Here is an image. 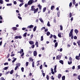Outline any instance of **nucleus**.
<instances>
[{"mask_svg":"<svg viewBox=\"0 0 80 80\" xmlns=\"http://www.w3.org/2000/svg\"><path fill=\"white\" fill-rule=\"evenodd\" d=\"M38 10V8H37L36 9L35 8L34 6H31V11H34V13H37V11Z\"/></svg>","mask_w":80,"mask_h":80,"instance_id":"f257e3e1","label":"nucleus"},{"mask_svg":"<svg viewBox=\"0 0 80 80\" xmlns=\"http://www.w3.org/2000/svg\"><path fill=\"white\" fill-rule=\"evenodd\" d=\"M33 0H30L28 3V5H32V4L33 3Z\"/></svg>","mask_w":80,"mask_h":80,"instance_id":"f03ea898","label":"nucleus"},{"mask_svg":"<svg viewBox=\"0 0 80 80\" xmlns=\"http://www.w3.org/2000/svg\"><path fill=\"white\" fill-rule=\"evenodd\" d=\"M61 57H62V56L60 55H58L56 57V59L57 60H60Z\"/></svg>","mask_w":80,"mask_h":80,"instance_id":"7ed1b4c3","label":"nucleus"},{"mask_svg":"<svg viewBox=\"0 0 80 80\" xmlns=\"http://www.w3.org/2000/svg\"><path fill=\"white\" fill-rule=\"evenodd\" d=\"M33 25H30L28 26L27 27V28H29V29H31V28H33Z\"/></svg>","mask_w":80,"mask_h":80,"instance_id":"20e7f679","label":"nucleus"},{"mask_svg":"<svg viewBox=\"0 0 80 80\" xmlns=\"http://www.w3.org/2000/svg\"><path fill=\"white\" fill-rule=\"evenodd\" d=\"M37 55V51H34L33 52V55L34 57H36V56Z\"/></svg>","mask_w":80,"mask_h":80,"instance_id":"39448f33","label":"nucleus"},{"mask_svg":"<svg viewBox=\"0 0 80 80\" xmlns=\"http://www.w3.org/2000/svg\"><path fill=\"white\" fill-rule=\"evenodd\" d=\"M31 61L32 62V67L33 68H34V64H35V62L33 61V59H31Z\"/></svg>","mask_w":80,"mask_h":80,"instance_id":"423d86ee","label":"nucleus"},{"mask_svg":"<svg viewBox=\"0 0 80 80\" xmlns=\"http://www.w3.org/2000/svg\"><path fill=\"white\" fill-rule=\"evenodd\" d=\"M12 29L13 31H15L16 30H17V28L16 27H13L12 28Z\"/></svg>","mask_w":80,"mask_h":80,"instance_id":"0eeeda50","label":"nucleus"},{"mask_svg":"<svg viewBox=\"0 0 80 80\" xmlns=\"http://www.w3.org/2000/svg\"><path fill=\"white\" fill-rule=\"evenodd\" d=\"M62 77V75L60 74H59L58 76V77L59 79H60Z\"/></svg>","mask_w":80,"mask_h":80,"instance_id":"6e6552de","label":"nucleus"},{"mask_svg":"<svg viewBox=\"0 0 80 80\" xmlns=\"http://www.w3.org/2000/svg\"><path fill=\"white\" fill-rule=\"evenodd\" d=\"M75 58H76V60H80V57L78 56H76Z\"/></svg>","mask_w":80,"mask_h":80,"instance_id":"1a4fd4ad","label":"nucleus"},{"mask_svg":"<svg viewBox=\"0 0 80 80\" xmlns=\"http://www.w3.org/2000/svg\"><path fill=\"white\" fill-rule=\"evenodd\" d=\"M59 63H61V64H62V65H63V60H60L59 61Z\"/></svg>","mask_w":80,"mask_h":80,"instance_id":"9d476101","label":"nucleus"},{"mask_svg":"<svg viewBox=\"0 0 80 80\" xmlns=\"http://www.w3.org/2000/svg\"><path fill=\"white\" fill-rule=\"evenodd\" d=\"M77 43H78V46L79 47H80V40H78V41H77Z\"/></svg>","mask_w":80,"mask_h":80,"instance_id":"9b49d317","label":"nucleus"},{"mask_svg":"<svg viewBox=\"0 0 80 80\" xmlns=\"http://www.w3.org/2000/svg\"><path fill=\"white\" fill-rule=\"evenodd\" d=\"M38 7H39V10H42V6L40 5V4H38Z\"/></svg>","mask_w":80,"mask_h":80,"instance_id":"f8f14e48","label":"nucleus"},{"mask_svg":"<svg viewBox=\"0 0 80 80\" xmlns=\"http://www.w3.org/2000/svg\"><path fill=\"white\" fill-rule=\"evenodd\" d=\"M29 43L30 45H33L34 44V42H33V41H30L29 42Z\"/></svg>","mask_w":80,"mask_h":80,"instance_id":"ddd939ff","label":"nucleus"},{"mask_svg":"<svg viewBox=\"0 0 80 80\" xmlns=\"http://www.w3.org/2000/svg\"><path fill=\"white\" fill-rule=\"evenodd\" d=\"M35 45H36L37 47H38V42H37L35 44Z\"/></svg>","mask_w":80,"mask_h":80,"instance_id":"4468645a","label":"nucleus"},{"mask_svg":"<svg viewBox=\"0 0 80 80\" xmlns=\"http://www.w3.org/2000/svg\"><path fill=\"white\" fill-rule=\"evenodd\" d=\"M74 32L75 33L77 34V33H78V31L77 29H76L74 30Z\"/></svg>","mask_w":80,"mask_h":80,"instance_id":"2eb2a0df","label":"nucleus"},{"mask_svg":"<svg viewBox=\"0 0 80 80\" xmlns=\"http://www.w3.org/2000/svg\"><path fill=\"white\" fill-rule=\"evenodd\" d=\"M21 65V64H20V63H18L17 64H16V65H17V66L19 67H20V65Z\"/></svg>","mask_w":80,"mask_h":80,"instance_id":"dca6fc26","label":"nucleus"},{"mask_svg":"<svg viewBox=\"0 0 80 80\" xmlns=\"http://www.w3.org/2000/svg\"><path fill=\"white\" fill-rule=\"evenodd\" d=\"M36 29H37V27L36 26H35L33 29V32H35Z\"/></svg>","mask_w":80,"mask_h":80,"instance_id":"f3484780","label":"nucleus"},{"mask_svg":"<svg viewBox=\"0 0 80 80\" xmlns=\"http://www.w3.org/2000/svg\"><path fill=\"white\" fill-rule=\"evenodd\" d=\"M47 9V8H46V7H44L43 8V12H45V11H46V9Z\"/></svg>","mask_w":80,"mask_h":80,"instance_id":"a211bd4d","label":"nucleus"},{"mask_svg":"<svg viewBox=\"0 0 80 80\" xmlns=\"http://www.w3.org/2000/svg\"><path fill=\"white\" fill-rule=\"evenodd\" d=\"M47 26L48 27H50L51 25H50V22L48 21V23H47Z\"/></svg>","mask_w":80,"mask_h":80,"instance_id":"6ab92c4d","label":"nucleus"},{"mask_svg":"<svg viewBox=\"0 0 80 80\" xmlns=\"http://www.w3.org/2000/svg\"><path fill=\"white\" fill-rule=\"evenodd\" d=\"M50 32H49L48 31L47 32V36H49L50 35Z\"/></svg>","mask_w":80,"mask_h":80,"instance_id":"aec40b11","label":"nucleus"},{"mask_svg":"<svg viewBox=\"0 0 80 80\" xmlns=\"http://www.w3.org/2000/svg\"><path fill=\"white\" fill-rule=\"evenodd\" d=\"M60 29L61 30H63V27L62 26V25H61L60 26Z\"/></svg>","mask_w":80,"mask_h":80,"instance_id":"412c9836","label":"nucleus"},{"mask_svg":"<svg viewBox=\"0 0 80 80\" xmlns=\"http://www.w3.org/2000/svg\"><path fill=\"white\" fill-rule=\"evenodd\" d=\"M71 63H72V61H68V65H70L71 64Z\"/></svg>","mask_w":80,"mask_h":80,"instance_id":"4be33fe9","label":"nucleus"},{"mask_svg":"<svg viewBox=\"0 0 80 80\" xmlns=\"http://www.w3.org/2000/svg\"><path fill=\"white\" fill-rule=\"evenodd\" d=\"M16 78L18 77V78H20V75H18V73H16Z\"/></svg>","mask_w":80,"mask_h":80,"instance_id":"5701e85b","label":"nucleus"},{"mask_svg":"<svg viewBox=\"0 0 80 80\" xmlns=\"http://www.w3.org/2000/svg\"><path fill=\"white\" fill-rule=\"evenodd\" d=\"M65 76H63L62 77V80H65Z\"/></svg>","mask_w":80,"mask_h":80,"instance_id":"b1692460","label":"nucleus"},{"mask_svg":"<svg viewBox=\"0 0 80 80\" xmlns=\"http://www.w3.org/2000/svg\"><path fill=\"white\" fill-rule=\"evenodd\" d=\"M21 51H20V54H22V53H23V50L22 49H21Z\"/></svg>","mask_w":80,"mask_h":80,"instance_id":"393cba45","label":"nucleus"},{"mask_svg":"<svg viewBox=\"0 0 80 80\" xmlns=\"http://www.w3.org/2000/svg\"><path fill=\"white\" fill-rule=\"evenodd\" d=\"M58 45V43H57V42H56L55 43V47H57Z\"/></svg>","mask_w":80,"mask_h":80,"instance_id":"a878e982","label":"nucleus"},{"mask_svg":"<svg viewBox=\"0 0 80 80\" xmlns=\"http://www.w3.org/2000/svg\"><path fill=\"white\" fill-rule=\"evenodd\" d=\"M57 15H58V17H60V12H58L57 13Z\"/></svg>","mask_w":80,"mask_h":80,"instance_id":"bb28decb","label":"nucleus"},{"mask_svg":"<svg viewBox=\"0 0 80 80\" xmlns=\"http://www.w3.org/2000/svg\"><path fill=\"white\" fill-rule=\"evenodd\" d=\"M41 41H43V36H42L41 38Z\"/></svg>","mask_w":80,"mask_h":80,"instance_id":"cd10ccee","label":"nucleus"},{"mask_svg":"<svg viewBox=\"0 0 80 80\" xmlns=\"http://www.w3.org/2000/svg\"><path fill=\"white\" fill-rule=\"evenodd\" d=\"M69 37H71L73 35V33H69Z\"/></svg>","mask_w":80,"mask_h":80,"instance_id":"c85d7f7f","label":"nucleus"},{"mask_svg":"<svg viewBox=\"0 0 80 80\" xmlns=\"http://www.w3.org/2000/svg\"><path fill=\"white\" fill-rule=\"evenodd\" d=\"M21 70L22 72H24V68H23V67H22L21 68Z\"/></svg>","mask_w":80,"mask_h":80,"instance_id":"c756f323","label":"nucleus"},{"mask_svg":"<svg viewBox=\"0 0 80 80\" xmlns=\"http://www.w3.org/2000/svg\"><path fill=\"white\" fill-rule=\"evenodd\" d=\"M54 8L55 6H52L51 8V10H53V8Z\"/></svg>","mask_w":80,"mask_h":80,"instance_id":"7c9ffc66","label":"nucleus"},{"mask_svg":"<svg viewBox=\"0 0 80 80\" xmlns=\"http://www.w3.org/2000/svg\"><path fill=\"white\" fill-rule=\"evenodd\" d=\"M12 3H9L7 4V6H12Z\"/></svg>","mask_w":80,"mask_h":80,"instance_id":"2f4dec72","label":"nucleus"},{"mask_svg":"<svg viewBox=\"0 0 80 80\" xmlns=\"http://www.w3.org/2000/svg\"><path fill=\"white\" fill-rule=\"evenodd\" d=\"M72 6V2H71L69 5V7H71Z\"/></svg>","mask_w":80,"mask_h":80,"instance_id":"473e14b6","label":"nucleus"},{"mask_svg":"<svg viewBox=\"0 0 80 80\" xmlns=\"http://www.w3.org/2000/svg\"><path fill=\"white\" fill-rule=\"evenodd\" d=\"M73 29H71L70 31V33H73Z\"/></svg>","mask_w":80,"mask_h":80,"instance_id":"72a5a7b5","label":"nucleus"},{"mask_svg":"<svg viewBox=\"0 0 80 80\" xmlns=\"http://www.w3.org/2000/svg\"><path fill=\"white\" fill-rule=\"evenodd\" d=\"M27 32H25L23 34V36L25 37H26L27 36Z\"/></svg>","mask_w":80,"mask_h":80,"instance_id":"f704fd0d","label":"nucleus"},{"mask_svg":"<svg viewBox=\"0 0 80 80\" xmlns=\"http://www.w3.org/2000/svg\"><path fill=\"white\" fill-rule=\"evenodd\" d=\"M13 70H12L10 72V74H13Z\"/></svg>","mask_w":80,"mask_h":80,"instance_id":"c9c22d12","label":"nucleus"},{"mask_svg":"<svg viewBox=\"0 0 80 80\" xmlns=\"http://www.w3.org/2000/svg\"><path fill=\"white\" fill-rule=\"evenodd\" d=\"M72 13L71 12H70V13H69L70 18H71V17H72Z\"/></svg>","mask_w":80,"mask_h":80,"instance_id":"e433bc0d","label":"nucleus"},{"mask_svg":"<svg viewBox=\"0 0 80 80\" xmlns=\"http://www.w3.org/2000/svg\"><path fill=\"white\" fill-rule=\"evenodd\" d=\"M39 20L41 22H43V20L42 19V18H39Z\"/></svg>","mask_w":80,"mask_h":80,"instance_id":"4c0bfd02","label":"nucleus"},{"mask_svg":"<svg viewBox=\"0 0 80 80\" xmlns=\"http://www.w3.org/2000/svg\"><path fill=\"white\" fill-rule=\"evenodd\" d=\"M46 78L47 80H49V76L48 75H47Z\"/></svg>","mask_w":80,"mask_h":80,"instance_id":"58836bf2","label":"nucleus"},{"mask_svg":"<svg viewBox=\"0 0 80 80\" xmlns=\"http://www.w3.org/2000/svg\"><path fill=\"white\" fill-rule=\"evenodd\" d=\"M72 3H73V5L75 4V0L72 1Z\"/></svg>","mask_w":80,"mask_h":80,"instance_id":"ea45409f","label":"nucleus"},{"mask_svg":"<svg viewBox=\"0 0 80 80\" xmlns=\"http://www.w3.org/2000/svg\"><path fill=\"white\" fill-rule=\"evenodd\" d=\"M7 69H8V67H5L3 69V70H7Z\"/></svg>","mask_w":80,"mask_h":80,"instance_id":"a19ab883","label":"nucleus"},{"mask_svg":"<svg viewBox=\"0 0 80 80\" xmlns=\"http://www.w3.org/2000/svg\"><path fill=\"white\" fill-rule=\"evenodd\" d=\"M69 61H70L71 62H72V58H71V57H70L69 58Z\"/></svg>","mask_w":80,"mask_h":80,"instance_id":"79ce46f5","label":"nucleus"},{"mask_svg":"<svg viewBox=\"0 0 80 80\" xmlns=\"http://www.w3.org/2000/svg\"><path fill=\"white\" fill-rule=\"evenodd\" d=\"M45 27H43L41 29V30H45Z\"/></svg>","mask_w":80,"mask_h":80,"instance_id":"37998d69","label":"nucleus"},{"mask_svg":"<svg viewBox=\"0 0 80 80\" xmlns=\"http://www.w3.org/2000/svg\"><path fill=\"white\" fill-rule=\"evenodd\" d=\"M10 73V71H8L5 74V75H8V73Z\"/></svg>","mask_w":80,"mask_h":80,"instance_id":"c03bdc74","label":"nucleus"},{"mask_svg":"<svg viewBox=\"0 0 80 80\" xmlns=\"http://www.w3.org/2000/svg\"><path fill=\"white\" fill-rule=\"evenodd\" d=\"M53 37L54 39H57V36H55V35H53Z\"/></svg>","mask_w":80,"mask_h":80,"instance_id":"a18cd8bd","label":"nucleus"},{"mask_svg":"<svg viewBox=\"0 0 80 80\" xmlns=\"http://www.w3.org/2000/svg\"><path fill=\"white\" fill-rule=\"evenodd\" d=\"M73 76H74V77H76L77 76H78V75H77V74L76 73H74L73 74Z\"/></svg>","mask_w":80,"mask_h":80,"instance_id":"49530a36","label":"nucleus"},{"mask_svg":"<svg viewBox=\"0 0 80 80\" xmlns=\"http://www.w3.org/2000/svg\"><path fill=\"white\" fill-rule=\"evenodd\" d=\"M23 5V2H22L21 4H19V7H22V5Z\"/></svg>","mask_w":80,"mask_h":80,"instance_id":"de8ad7c7","label":"nucleus"},{"mask_svg":"<svg viewBox=\"0 0 80 80\" xmlns=\"http://www.w3.org/2000/svg\"><path fill=\"white\" fill-rule=\"evenodd\" d=\"M52 37H53V35L52 34H50V35L49 37L50 38H52Z\"/></svg>","mask_w":80,"mask_h":80,"instance_id":"09e8293b","label":"nucleus"},{"mask_svg":"<svg viewBox=\"0 0 80 80\" xmlns=\"http://www.w3.org/2000/svg\"><path fill=\"white\" fill-rule=\"evenodd\" d=\"M3 0H0V3H1V4H3Z\"/></svg>","mask_w":80,"mask_h":80,"instance_id":"8fccbe9b","label":"nucleus"},{"mask_svg":"<svg viewBox=\"0 0 80 80\" xmlns=\"http://www.w3.org/2000/svg\"><path fill=\"white\" fill-rule=\"evenodd\" d=\"M28 65V62H27L26 63V67H27Z\"/></svg>","mask_w":80,"mask_h":80,"instance_id":"3c124183","label":"nucleus"},{"mask_svg":"<svg viewBox=\"0 0 80 80\" xmlns=\"http://www.w3.org/2000/svg\"><path fill=\"white\" fill-rule=\"evenodd\" d=\"M78 80H80V75H78Z\"/></svg>","mask_w":80,"mask_h":80,"instance_id":"603ef678","label":"nucleus"},{"mask_svg":"<svg viewBox=\"0 0 80 80\" xmlns=\"http://www.w3.org/2000/svg\"><path fill=\"white\" fill-rule=\"evenodd\" d=\"M0 80H5V79L3 77H2L0 78Z\"/></svg>","mask_w":80,"mask_h":80,"instance_id":"864d4df0","label":"nucleus"},{"mask_svg":"<svg viewBox=\"0 0 80 80\" xmlns=\"http://www.w3.org/2000/svg\"><path fill=\"white\" fill-rule=\"evenodd\" d=\"M14 38L15 39H17L18 38V36H15Z\"/></svg>","mask_w":80,"mask_h":80,"instance_id":"5fc2aeb1","label":"nucleus"},{"mask_svg":"<svg viewBox=\"0 0 80 80\" xmlns=\"http://www.w3.org/2000/svg\"><path fill=\"white\" fill-rule=\"evenodd\" d=\"M28 53H29V54H32V51H29L28 52Z\"/></svg>","mask_w":80,"mask_h":80,"instance_id":"6e6d98bb","label":"nucleus"},{"mask_svg":"<svg viewBox=\"0 0 80 80\" xmlns=\"http://www.w3.org/2000/svg\"><path fill=\"white\" fill-rule=\"evenodd\" d=\"M51 79H52V80H54L55 79V78H53V76H51Z\"/></svg>","mask_w":80,"mask_h":80,"instance_id":"4d7b16f0","label":"nucleus"},{"mask_svg":"<svg viewBox=\"0 0 80 80\" xmlns=\"http://www.w3.org/2000/svg\"><path fill=\"white\" fill-rule=\"evenodd\" d=\"M19 2H21L22 3V2H23V0H18Z\"/></svg>","mask_w":80,"mask_h":80,"instance_id":"13d9d810","label":"nucleus"},{"mask_svg":"<svg viewBox=\"0 0 80 80\" xmlns=\"http://www.w3.org/2000/svg\"><path fill=\"white\" fill-rule=\"evenodd\" d=\"M18 18H19V19H20V20H22V17H20V16H18Z\"/></svg>","mask_w":80,"mask_h":80,"instance_id":"bf43d9fd","label":"nucleus"},{"mask_svg":"<svg viewBox=\"0 0 80 80\" xmlns=\"http://www.w3.org/2000/svg\"><path fill=\"white\" fill-rule=\"evenodd\" d=\"M58 37H59L60 38H61V36L60 35V34H58Z\"/></svg>","mask_w":80,"mask_h":80,"instance_id":"052dcab7","label":"nucleus"},{"mask_svg":"<svg viewBox=\"0 0 80 80\" xmlns=\"http://www.w3.org/2000/svg\"><path fill=\"white\" fill-rule=\"evenodd\" d=\"M28 4H25L24 5L25 7H28Z\"/></svg>","mask_w":80,"mask_h":80,"instance_id":"680f3d73","label":"nucleus"},{"mask_svg":"<svg viewBox=\"0 0 80 80\" xmlns=\"http://www.w3.org/2000/svg\"><path fill=\"white\" fill-rule=\"evenodd\" d=\"M42 65H41V66H40V69H42Z\"/></svg>","mask_w":80,"mask_h":80,"instance_id":"e2e57ef3","label":"nucleus"},{"mask_svg":"<svg viewBox=\"0 0 80 80\" xmlns=\"http://www.w3.org/2000/svg\"><path fill=\"white\" fill-rule=\"evenodd\" d=\"M8 65V62H6L4 63V65Z\"/></svg>","mask_w":80,"mask_h":80,"instance_id":"0e129e2a","label":"nucleus"},{"mask_svg":"<svg viewBox=\"0 0 80 80\" xmlns=\"http://www.w3.org/2000/svg\"><path fill=\"white\" fill-rule=\"evenodd\" d=\"M22 38V37L21 36H18V38H19V39Z\"/></svg>","mask_w":80,"mask_h":80,"instance_id":"69168bd1","label":"nucleus"},{"mask_svg":"<svg viewBox=\"0 0 80 80\" xmlns=\"http://www.w3.org/2000/svg\"><path fill=\"white\" fill-rule=\"evenodd\" d=\"M13 3L14 5H17V2L16 1H14Z\"/></svg>","mask_w":80,"mask_h":80,"instance_id":"338daca9","label":"nucleus"},{"mask_svg":"<svg viewBox=\"0 0 80 80\" xmlns=\"http://www.w3.org/2000/svg\"><path fill=\"white\" fill-rule=\"evenodd\" d=\"M24 55V52H22V53L21 55V57H23Z\"/></svg>","mask_w":80,"mask_h":80,"instance_id":"774afa93","label":"nucleus"}]
</instances>
